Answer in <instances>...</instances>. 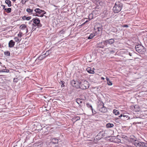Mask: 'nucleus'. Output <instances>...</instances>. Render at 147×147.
<instances>
[{"label": "nucleus", "mask_w": 147, "mask_h": 147, "mask_svg": "<svg viewBox=\"0 0 147 147\" xmlns=\"http://www.w3.org/2000/svg\"><path fill=\"white\" fill-rule=\"evenodd\" d=\"M123 5L119 1H117L113 8V10L115 13L119 12L121 10Z\"/></svg>", "instance_id": "1"}, {"label": "nucleus", "mask_w": 147, "mask_h": 147, "mask_svg": "<svg viewBox=\"0 0 147 147\" xmlns=\"http://www.w3.org/2000/svg\"><path fill=\"white\" fill-rule=\"evenodd\" d=\"M34 11L35 12V16L41 17H42L46 13V12L44 10L40 9L39 8L34 9Z\"/></svg>", "instance_id": "2"}, {"label": "nucleus", "mask_w": 147, "mask_h": 147, "mask_svg": "<svg viewBox=\"0 0 147 147\" xmlns=\"http://www.w3.org/2000/svg\"><path fill=\"white\" fill-rule=\"evenodd\" d=\"M32 21L34 23V24H32V25L34 26H37L38 28H39L42 26V25L40 23V20L38 18H33Z\"/></svg>", "instance_id": "3"}, {"label": "nucleus", "mask_w": 147, "mask_h": 147, "mask_svg": "<svg viewBox=\"0 0 147 147\" xmlns=\"http://www.w3.org/2000/svg\"><path fill=\"white\" fill-rule=\"evenodd\" d=\"M89 87V83L85 80H82L80 82V88L82 89H86Z\"/></svg>", "instance_id": "4"}, {"label": "nucleus", "mask_w": 147, "mask_h": 147, "mask_svg": "<svg viewBox=\"0 0 147 147\" xmlns=\"http://www.w3.org/2000/svg\"><path fill=\"white\" fill-rule=\"evenodd\" d=\"M135 49L138 52L141 54L143 53L145 51L144 47L140 45H136L135 47Z\"/></svg>", "instance_id": "5"}, {"label": "nucleus", "mask_w": 147, "mask_h": 147, "mask_svg": "<svg viewBox=\"0 0 147 147\" xmlns=\"http://www.w3.org/2000/svg\"><path fill=\"white\" fill-rule=\"evenodd\" d=\"M72 85L76 88H80V82L79 80H72L71 82Z\"/></svg>", "instance_id": "6"}, {"label": "nucleus", "mask_w": 147, "mask_h": 147, "mask_svg": "<svg viewBox=\"0 0 147 147\" xmlns=\"http://www.w3.org/2000/svg\"><path fill=\"white\" fill-rule=\"evenodd\" d=\"M104 103L102 102H100V105L99 107H100L99 109L100 111L102 112H106L107 111V109L106 108L104 107Z\"/></svg>", "instance_id": "7"}, {"label": "nucleus", "mask_w": 147, "mask_h": 147, "mask_svg": "<svg viewBox=\"0 0 147 147\" xmlns=\"http://www.w3.org/2000/svg\"><path fill=\"white\" fill-rule=\"evenodd\" d=\"M120 137L122 141L121 143H123L125 142H127L128 141V138L126 136L124 135H121L120 136Z\"/></svg>", "instance_id": "8"}, {"label": "nucleus", "mask_w": 147, "mask_h": 147, "mask_svg": "<svg viewBox=\"0 0 147 147\" xmlns=\"http://www.w3.org/2000/svg\"><path fill=\"white\" fill-rule=\"evenodd\" d=\"M144 142H140L138 140H135L134 142V145L136 147H143Z\"/></svg>", "instance_id": "9"}, {"label": "nucleus", "mask_w": 147, "mask_h": 147, "mask_svg": "<svg viewBox=\"0 0 147 147\" xmlns=\"http://www.w3.org/2000/svg\"><path fill=\"white\" fill-rule=\"evenodd\" d=\"M110 140L111 142L116 143H121L122 142H121V139H119L118 138L115 137L111 138L110 139Z\"/></svg>", "instance_id": "10"}, {"label": "nucleus", "mask_w": 147, "mask_h": 147, "mask_svg": "<svg viewBox=\"0 0 147 147\" xmlns=\"http://www.w3.org/2000/svg\"><path fill=\"white\" fill-rule=\"evenodd\" d=\"M20 30H26V33H27L28 32V29L27 27V25L25 24H22L21 25L20 27Z\"/></svg>", "instance_id": "11"}, {"label": "nucleus", "mask_w": 147, "mask_h": 147, "mask_svg": "<svg viewBox=\"0 0 147 147\" xmlns=\"http://www.w3.org/2000/svg\"><path fill=\"white\" fill-rule=\"evenodd\" d=\"M130 107L132 110L136 112L139 111L140 109L138 106L136 105H131Z\"/></svg>", "instance_id": "12"}, {"label": "nucleus", "mask_w": 147, "mask_h": 147, "mask_svg": "<svg viewBox=\"0 0 147 147\" xmlns=\"http://www.w3.org/2000/svg\"><path fill=\"white\" fill-rule=\"evenodd\" d=\"M49 50L47 51L45 54H43V55H42L38 57V59L40 60H42L43 59H44L46 57V56H45V55H46L47 54V55H46V56H47L48 55H49Z\"/></svg>", "instance_id": "13"}, {"label": "nucleus", "mask_w": 147, "mask_h": 147, "mask_svg": "<svg viewBox=\"0 0 147 147\" xmlns=\"http://www.w3.org/2000/svg\"><path fill=\"white\" fill-rule=\"evenodd\" d=\"M15 44V42L13 40H10L8 43V47L9 48H12L13 47Z\"/></svg>", "instance_id": "14"}, {"label": "nucleus", "mask_w": 147, "mask_h": 147, "mask_svg": "<svg viewBox=\"0 0 147 147\" xmlns=\"http://www.w3.org/2000/svg\"><path fill=\"white\" fill-rule=\"evenodd\" d=\"M33 9H30L29 8H27L26 9V11L29 15H32L33 14Z\"/></svg>", "instance_id": "15"}, {"label": "nucleus", "mask_w": 147, "mask_h": 147, "mask_svg": "<svg viewBox=\"0 0 147 147\" xmlns=\"http://www.w3.org/2000/svg\"><path fill=\"white\" fill-rule=\"evenodd\" d=\"M86 70L87 71V72L88 73H89L90 74H94V71L93 70H92L91 68L90 67H89L87 68L86 69Z\"/></svg>", "instance_id": "16"}, {"label": "nucleus", "mask_w": 147, "mask_h": 147, "mask_svg": "<svg viewBox=\"0 0 147 147\" xmlns=\"http://www.w3.org/2000/svg\"><path fill=\"white\" fill-rule=\"evenodd\" d=\"M31 19V16H28L27 17L26 16H23L22 17V19L23 20H29L30 19Z\"/></svg>", "instance_id": "17"}, {"label": "nucleus", "mask_w": 147, "mask_h": 147, "mask_svg": "<svg viewBox=\"0 0 147 147\" xmlns=\"http://www.w3.org/2000/svg\"><path fill=\"white\" fill-rule=\"evenodd\" d=\"M51 142L54 144H57L58 142V140L56 138H53L52 139Z\"/></svg>", "instance_id": "18"}, {"label": "nucleus", "mask_w": 147, "mask_h": 147, "mask_svg": "<svg viewBox=\"0 0 147 147\" xmlns=\"http://www.w3.org/2000/svg\"><path fill=\"white\" fill-rule=\"evenodd\" d=\"M82 100L80 98H77L76 99V102L80 105H81L82 103Z\"/></svg>", "instance_id": "19"}, {"label": "nucleus", "mask_w": 147, "mask_h": 147, "mask_svg": "<svg viewBox=\"0 0 147 147\" xmlns=\"http://www.w3.org/2000/svg\"><path fill=\"white\" fill-rule=\"evenodd\" d=\"M3 6V9H4V10L6 11L7 13H9L11 12V8H5V6L4 5Z\"/></svg>", "instance_id": "20"}, {"label": "nucleus", "mask_w": 147, "mask_h": 147, "mask_svg": "<svg viewBox=\"0 0 147 147\" xmlns=\"http://www.w3.org/2000/svg\"><path fill=\"white\" fill-rule=\"evenodd\" d=\"M5 3L6 4H7L8 6L10 7L11 6V2L9 0H6L5 1Z\"/></svg>", "instance_id": "21"}, {"label": "nucleus", "mask_w": 147, "mask_h": 147, "mask_svg": "<svg viewBox=\"0 0 147 147\" xmlns=\"http://www.w3.org/2000/svg\"><path fill=\"white\" fill-rule=\"evenodd\" d=\"M14 39L16 42L19 43L20 42L22 39H20V38L16 37L14 38Z\"/></svg>", "instance_id": "22"}, {"label": "nucleus", "mask_w": 147, "mask_h": 147, "mask_svg": "<svg viewBox=\"0 0 147 147\" xmlns=\"http://www.w3.org/2000/svg\"><path fill=\"white\" fill-rule=\"evenodd\" d=\"M106 126L107 128H111L113 127L114 125L113 123H109L106 124Z\"/></svg>", "instance_id": "23"}, {"label": "nucleus", "mask_w": 147, "mask_h": 147, "mask_svg": "<svg viewBox=\"0 0 147 147\" xmlns=\"http://www.w3.org/2000/svg\"><path fill=\"white\" fill-rule=\"evenodd\" d=\"M109 41V44H111L113 43L114 42V40L113 38H111L109 40H108Z\"/></svg>", "instance_id": "24"}, {"label": "nucleus", "mask_w": 147, "mask_h": 147, "mask_svg": "<svg viewBox=\"0 0 147 147\" xmlns=\"http://www.w3.org/2000/svg\"><path fill=\"white\" fill-rule=\"evenodd\" d=\"M113 113L116 115H118L119 114V111L118 110L115 109L113 110Z\"/></svg>", "instance_id": "25"}, {"label": "nucleus", "mask_w": 147, "mask_h": 147, "mask_svg": "<svg viewBox=\"0 0 147 147\" xmlns=\"http://www.w3.org/2000/svg\"><path fill=\"white\" fill-rule=\"evenodd\" d=\"M23 33L22 32H19V33L18 34V37L20 38V39H21V37H22Z\"/></svg>", "instance_id": "26"}, {"label": "nucleus", "mask_w": 147, "mask_h": 147, "mask_svg": "<svg viewBox=\"0 0 147 147\" xmlns=\"http://www.w3.org/2000/svg\"><path fill=\"white\" fill-rule=\"evenodd\" d=\"M4 54L5 55L7 56H10V52L8 51L4 52Z\"/></svg>", "instance_id": "27"}, {"label": "nucleus", "mask_w": 147, "mask_h": 147, "mask_svg": "<svg viewBox=\"0 0 147 147\" xmlns=\"http://www.w3.org/2000/svg\"><path fill=\"white\" fill-rule=\"evenodd\" d=\"M94 36V35L93 34H91L88 37V39H91Z\"/></svg>", "instance_id": "28"}, {"label": "nucleus", "mask_w": 147, "mask_h": 147, "mask_svg": "<svg viewBox=\"0 0 147 147\" xmlns=\"http://www.w3.org/2000/svg\"><path fill=\"white\" fill-rule=\"evenodd\" d=\"M109 41L108 40H105V41H104L103 42V43L105 45H107L108 44H109Z\"/></svg>", "instance_id": "29"}, {"label": "nucleus", "mask_w": 147, "mask_h": 147, "mask_svg": "<svg viewBox=\"0 0 147 147\" xmlns=\"http://www.w3.org/2000/svg\"><path fill=\"white\" fill-rule=\"evenodd\" d=\"M9 71V70H6L5 69H3L0 71V72H8Z\"/></svg>", "instance_id": "30"}, {"label": "nucleus", "mask_w": 147, "mask_h": 147, "mask_svg": "<svg viewBox=\"0 0 147 147\" xmlns=\"http://www.w3.org/2000/svg\"><path fill=\"white\" fill-rule=\"evenodd\" d=\"M86 105L87 107L90 108L91 109H92V106L88 103L86 104Z\"/></svg>", "instance_id": "31"}, {"label": "nucleus", "mask_w": 147, "mask_h": 147, "mask_svg": "<svg viewBox=\"0 0 147 147\" xmlns=\"http://www.w3.org/2000/svg\"><path fill=\"white\" fill-rule=\"evenodd\" d=\"M28 0H22L21 3L22 4H24Z\"/></svg>", "instance_id": "32"}, {"label": "nucleus", "mask_w": 147, "mask_h": 147, "mask_svg": "<svg viewBox=\"0 0 147 147\" xmlns=\"http://www.w3.org/2000/svg\"><path fill=\"white\" fill-rule=\"evenodd\" d=\"M102 28L101 27H98L97 28V31L98 32H101L102 31Z\"/></svg>", "instance_id": "33"}, {"label": "nucleus", "mask_w": 147, "mask_h": 147, "mask_svg": "<svg viewBox=\"0 0 147 147\" xmlns=\"http://www.w3.org/2000/svg\"><path fill=\"white\" fill-rule=\"evenodd\" d=\"M126 117V118H127V117H128V116H127V115H123L122 114H121L119 116V117H120V118H121V117Z\"/></svg>", "instance_id": "34"}, {"label": "nucleus", "mask_w": 147, "mask_h": 147, "mask_svg": "<svg viewBox=\"0 0 147 147\" xmlns=\"http://www.w3.org/2000/svg\"><path fill=\"white\" fill-rule=\"evenodd\" d=\"M18 81V79L17 78H14L13 79V81L14 82L16 83Z\"/></svg>", "instance_id": "35"}, {"label": "nucleus", "mask_w": 147, "mask_h": 147, "mask_svg": "<svg viewBox=\"0 0 147 147\" xmlns=\"http://www.w3.org/2000/svg\"><path fill=\"white\" fill-rule=\"evenodd\" d=\"M107 83L108 84V85H110V86L112 85L113 84L112 82L110 81H109V82H107Z\"/></svg>", "instance_id": "36"}, {"label": "nucleus", "mask_w": 147, "mask_h": 147, "mask_svg": "<svg viewBox=\"0 0 147 147\" xmlns=\"http://www.w3.org/2000/svg\"><path fill=\"white\" fill-rule=\"evenodd\" d=\"M61 82L62 84L61 85V87H63L64 86V82L63 81H61Z\"/></svg>", "instance_id": "37"}, {"label": "nucleus", "mask_w": 147, "mask_h": 147, "mask_svg": "<svg viewBox=\"0 0 147 147\" xmlns=\"http://www.w3.org/2000/svg\"><path fill=\"white\" fill-rule=\"evenodd\" d=\"M91 110L93 115H94L96 113V111L94 110H93V109H91Z\"/></svg>", "instance_id": "38"}, {"label": "nucleus", "mask_w": 147, "mask_h": 147, "mask_svg": "<svg viewBox=\"0 0 147 147\" xmlns=\"http://www.w3.org/2000/svg\"><path fill=\"white\" fill-rule=\"evenodd\" d=\"M143 147H147V143L144 142Z\"/></svg>", "instance_id": "39"}, {"label": "nucleus", "mask_w": 147, "mask_h": 147, "mask_svg": "<svg viewBox=\"0 0 147 147\" xmlns=\"http://www.w3.org/2000/svg\"><path fill=\"white\" fill-rule=\"evenodd\" d=\"M106 79L107 82H109V79L107 77H106Z\"/></svg>", "instance_id": "40"}, {"label": "nucleus", "mask_w": 147, "mask_h": 147, "mask_svg": "<svg viewBox=\"0 0 147 147\" xmlns=\"http://www.w3.org/2000/svg\"><path fill=\"white\" fill-rule=\"evenodd\" d=\"M128 26L127 25H124L123 26V27H128Z\"/></svg>", "instance_id": "41"}, {"label": "nucleus", "mask_w": 147, "mask_h": 147, "mask_svg": "<svg viewBox=\"0 0 147 147\" xmlns=\"http://www.w3.org/2000/svg\"><path fill=\"white\" fill-rule=\"evenodd\" d=\"M101 79L102 80H104L105 79V78H104L103 77H102L101 78Z\"/></svg>", "instance_id": "42"}, {"label": "nucleus", "mask_w": 147, "mask_h": 147, "mask_svg": "<svg viewBox=\"0 0 147 147\" xmlns=\"http://www.w3.org/2000/svg\"><path fill=\"white\" fill-rule=\"evenodd\" d=\"M88 20H87L84 23V24H85L86 23V22H88Z\"/></svg>", "instance_id": "43"}, {"label": "nucleus", "mask_w": 147, "mask_h": 147, "mask_svg": "<svg viewBox=\"0 0 147 147\" xmlns=\"http://www.w3.org/2000/svg\"><path fill=\"white\" fill-rule=\"evenodd\" d=\"M77 118H78V119H77L78 120L80 119V117H78Z\"/></svg>", "instance_id": "44"}, {"label": "nucleus", "mask_w": 147, "mask_h": 147, "mask_svg": "<svg viewBox=\"0 0 147 147\" xmlns=\"http://www.w3.org/2000/svg\"><path fill=\"white\" fill-rule=\"evenodd\" d=\"M33 28H32V29L31 31H32H32H33L34 30H33Z\"/></svg>", "instance_id": "45"}, {"label": "nucleus", "mask_w": 147, "mask_h": 147, "mask_svg": "<svg viewBox=\"0 0 147 147\" xmlns=\"http://www.w3.org/2000/svg\"><path fill=\"white\" fill-rule=\"evenodd\" d=\"M129 55H130V56H131V53H129Z\"/></svg>", "instance_id": "46"}, {"label": "nucleus", "mask_w": 147, "mask_h": 147, "mask_svg": "<svg viewBox=\"0 0 147 147\" xmlns=\"http://www.w3.org/2000/svg\"><path fill=\"white\" fill-rule=\"evenodd\" d=\"M16 0H12L13 1H15Z\"/></svg>", "instance_id": "47"}]
</instances>
